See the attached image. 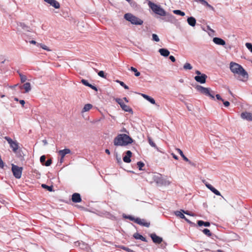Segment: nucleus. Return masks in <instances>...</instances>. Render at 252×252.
<instances>
[{"mask_svg":"<svg viewBox=\"0 0 252 252\" xmlns=\"http://www.w3.org/2000/svg\"><path fill=\"white\" fill-rule=\"evenodd\" d=\"M231 71L234 74L239 76L238 79L240 81H245L248 78V74L244 68L238 63L231 62L229 64Z\"/></svg>","mask_w":252,"mask_h":252,"instance_id":"nucleus-1","label":"nucleus"},{"mask_svg":"<svg viewBox=\"0 0 252 252\" xmlns=\"http://www.w3.org/2000/svg\"><path fill=\"white\" fill-rule=\"evenodd\" d=\"M132 142V139L126 134H119L114 139V144L116 146H125Z\"/></svg>","mask_w":252,"mask_h":252,"instance_id":"nucleus-2","label":"nucleus"},{"mask_svg":"<svg viewBox=\"0 0 252 252\" xmlns=\"http://www.w3.org/2000/svg\"><path fill=\"white\" fill-rule=\"evenodd\" d=\"M124 18L126 20L130 22L131 24L133 25H141L143 23L142 20L129 13L125 14Z\"/></svg>","mask_w":252,"mask_h":252,"instance_id":"nucleus-3","label":"nucleus"},{"mask_svg":"<svg viewBox=\"0 0 252 252\" xmlns=\"http://www.w3.org/2000/svg\"><path fill=\"white\" fill-rule=\"evenodd\" d=\"M148 5L149 7L157 14L160 16H164L166 15L165 11L160 6L149 1Z\"/></svg>","mask_w":252,"mask_h":252,"instance_id":"nucleus-4","label":"nucleus"},{"mask_svg":"<svg viewBox=\"0 0 252 252\" xmlns=\"http://www.w3.org/2000/svg\"><path fill=\"white\" fill-rule=\"evenodd\" d=\"M196 90L200 93L204 94L207 96H210L212 99H214L215 94L213 92H211L209 88H205L200 85H197L196 87Z\"/></svg>","mask_w":252,"mask_h":252,"instance_id":"nucleus-5","label":"nucleus"},{"mask_svg":"<svg viewBox=\"0 0 252 252\" xmlns=\"http://www.w3.org/2000/svg\"><path fill=\"white\" fill-rule=\"evenodd\" d=\"M153 180L158 185L168 186L170 184L169 181L163 178L160 174L155 175L153 177Z\"/></svg>","mask_w":252,"mask_h":252,"instance_id":"nucleus-6","label":"nucleus"},{"mask_svg":"<svg viewBox=\"0 0 252 252\" xmlns=\"http://www.w3.org/2000/svg\"><path fill=\"white\" fill-rule=\"evenodd\" d=\"M11 170L14 176L16 179H20L21 177L23 168L17 165L12 164Z\"/></svg>","mask_w":252,"mask_h":252,"instance_id":"nucleus-7","label":"nucleus"},{"mask_svg":"<svg viewBox=\"0 0 252 252\" xmlns=\"http://www.w3.org/2000/svg\"><path fill=\"white\" fill-rule=\"evenodd\" d=\"M115 100L120 105L122 109L125 112H132V109L128 105L125 104L123 99L120 98H115Z\"/></svg>","mask_w":252,"mask_h":252,"instance_id":"nucleus-8","label":"nucleus"},{"mask_svg":"<svg viewBox=\"0 0 252 252\" xmlns=\"http://www.w3.org/2000/svg\"><path fill=\"white\" fill-rule=\"evenodd\" d=\"M4 139L8 142L13 151L16 152L19 148L18 143L16 141H13L11 138L7 136H5Z\"/></svg>","mask_w":252,"mask_h":252,"instance_id":"nucleus-9","label":"nucleus"},{"mask_svg":"<svg viewBox=\"0 0 252 252\" xmlns=\"http://www.w3.org/2000/svg\"><path fill=\"white\" fill-rule=\"evenodd\" d=\"M203 183L205 184L206 187L209 189L211 191H212L214 193H215L217 195L220 196L221 194L219 191H218L217 189L214 188L211 184H209L205 180L203 181Z\"/></svg>","mask_w":252,"mask_h":252,"instance_id":"nucleus-10","label":"nucleus"},{"mask_svg":"<svg viewBox=\"0 0 252 252\" xmlns=\"http://www.w3.org/2000/svg\"><path fill=\"white\" fill-rule=\"evenodd\" d=\"M207 76L205 74H201L200 76L197 75L194 77V79L197 82L201 84H204L206 82Z\"/></svg>","mask_w":252,"mask_h":252,"instance_id":"nucleus-11","label":"nucleus"},{"mask_svg":"<svg viewBox=\"0 0 252 252\" xmlns=\"http://www.w3.org/2000/svg\"><path fill=\"white\" fill-rule=\"evenodd\" d=\"M135 222L137 223V224L141 225L142 226H144L146 227H149L150 225V223L148 222H146L145 220L144 219H141L140 218H136V220H135Z\"/></svg>","mask_w":252,"mask_h":252,"instance_id":"nucleus-12","label":"nucleus"},{"mask_svg":"<svg viewBox=\"0 0 252 252\" xmlns=\"http://www.w3.org/2000/svg\"><path fill=\"white\" fill-rule=\"evenodd\" d=\"M241 117L244 119L249 121H252V113L245 112H243L241 114Z\"/></svg>","mask_w":252,"mask_h":252,"instance_id":"nucleus-13","label":"nucleus"},{"mask_svg":"<svg viewBox=\"0 0 252 252\" xmlns=\"http://www.w3.org/2000/svg\"><path fill=\"white\" fill-rule=\"evenodd\" d=\"M46 2L50 4V5L52 6L56 9H58L60 7V4L59 2L56 0H44Z\"/></svg>","mask_w":252,"mask_h":252,"instance_id":"nucleus-14","label":"nucleus"},{"mask_svg":"<svg viewBox=\"0 0 252 252\" xmlns=\"http://www.w3.org/2000/svg\"><path fill=\"white\" fill-rule=\"evenodd\" d=\"M151 237L153 242L155 243L160 244L162 241V238L157 236L156 234H152Z\"/></svg>","mask_w":252,"mask_h":252,"instance_id":"nucleus-15","label":"nucleus"},{"mask_svg":"<svg viewBox=\"0 0 252 252\" xmlns=\"http://www.w3.org/2000/svg\"><path fill=\"white\" fill-rule=\"evenodd\" d=\"M132 156V153L130 151L126 152V155L124 157L123 160L126 163H129L131 161L130 158Z\"/></svg>","mask_w":252,"mask_h":252,"instance_id":"nucleus-16","label":"nucleus"},{"mask_svg":"<svg viewBox=\"0 0 252 252\" xmlns=\"http://www.w3.org/2000/svg\"><path fill=\"white\" fill-rule=\"evenodd\" d=\"M72 201L75 203H79L81 201V198L80 194L74 193L72 195Z\"/></svg>","mask_w":252,"mask_h":252,"instance_id":"nucleus-17","label":"nucleus"},{"mask_svg":"<svg viewBox=\"0 0 252 252\" xmlns=\"http://www.w3.org/2000/svg\"><path fill=\"white\" fill-rule=\"evenodd\" d=\"M71 153V151L69 149H64L63 150H61L59 151V154L62 157V159L64 158V156L68 154Z\"/></svg>","mask_w":252,"mask_h":252,"instance_id":"nucleus-18","label":"nucleus"},{"mask_svg":"<svg viewBox=\"0 0 252 252\" xmlns=\"http://www.w3.org/2000/svg\"><path fill=\"white\" fill-rule=\"evenodd\" d=\"M213 42L217 44L220 45H224L225 44V41L219 37H214L213 39Z\"/></svg>","mask_w":252,"mask_h":252,"instance_id":"nucleus-19","label":"nucleus"},{"mask_svg":"<svg viewBox=\"0 0 252 252\" xmlns=\"http://www.w3.org/2000/svg\"><path fill=\"white\" fill-rule=\"evenodd\" d=\"M158 52L161 56L165 57H168L170 54L169 51L167 49L164 48L159 49Z\"/></svg>","mask_w":252,"mask_h":252,"instance_id":"nucleus-20","label":"nucleus"},{"mask_svg":"<svg viewBox=\"0 0 252 252\" xmlns=\"http://www.w3.org/2000/svg\"><path fill=\"white\" fill-rule=\"evenodd\" d=\"M187 22L189 25L194 27L195 26L196 21L193 17H190L188 18Z\"/></svg>","mask_w":252,"mask_h":252,"instance_id":"nucleus-21","label":"nucleus"},{"mask_svg":"<svg viewBox=\"0 0 252 252\" xmlns=\"http://www.w3.org/2000/svg\"><path fill=\"white\" fill-rule=\"evenodd\" d=\"M23 88L25 90V93H28L31 90V84L29 82L25 83L22 87H21V89Z\"/></svg>","mask_w":252,"mask_h":252,"instance_id":"nucleus-22","label":"nucleus"},{"mask_svg":"<svg viewBox=\"0 0 252 252\" xmlns=\"http://www.w3.org/2000/svg\"><path fill=\"white\" fill-rule=\"evenodd\" d=\"M141 95L147 100H148V101L151 102L152 104H156V101H155V99L151 97V96H150L146 94H141Z\"/></svg>","mask_w":252,"mask_h":252,"instance_id":"nucleus-23","label":"nucleus"},{"mask_svg":"<svg viewBox=\"0 0 252 252\" xmlns=\"http://www.w3.org/2000/svg\"><path fill=\"white\" fill-rule=\"evenodd\" d=\"M175 214L177 217H179L181 219H185L187 221H188L189 222H190L189 220L185 216L184 214L181 211H177L175 212Z\"/></svg>","mask_w":252,"mask_h":252,"instance_id":"nucleus-24","label":"nucleus"},{"mask_svg":"<svg viewBox=\"0 0 252 252\" xmlns=\"http://www.w3.org/2000/svg\"><path fill=\"white\" fill-rule=\"evenodd\" d=\"M133 237L135 239H139V240H142V241L147 242L146 238L143 237L142 235H141V234H140L138 233H134L133 234Z\"/></svg>","mask_w":252,"mask_h":252,"instance_id":"nucleus-25","label":"nucleus"},{"mask_svg":"<svg viewBox=\"0 0 252 252\" xmlns=\"http://www.w3.org/2000/svg\"><path fill=\"white\" fill-rule=\"evenodd\" d=\"M93 108V105L91 104H85L82 110V113L89 111Z\"/></svg>","mask_w":252,"mask_h":252,"instance_id":"nucleus-26","label":"nucleus"},{"mask_svg":"<svg viewBox=\"0 0 252 252\" xmlns=\"http://www.w3.org/2000/svg\"><path fill=\"white\" fill-rule=\"evenodd\" d=\"M197 224L199 226H201L204 225L205 226L208 227L210 225V223L208 221H204L203 220H198L197 221Z\"/></svg>","mask_w":252,"mask_h":252,"instance_id":"nucleus-27","label":"nucleus"},{"mask_svg":"<svg viewBox=\"0 0 252 252\" xmlns=\"http://www.w3.org/2000/svg\"><path fill=\"white\" fill-rule=\"evenodd\" d=\"M176 150L178 151V153L181 155L185 161H189V159L184 155L183 152L181 149H177Z\"/></svg>","mask_w":252,"mask_h":252,"instance_id":"nucleus-28","label":"nucleus"},{"mask_svg":"<svg viewBox=\"0 0 252 252\" xmlns=\"http://www.w3.org/2000/svg\"><path fill=\"white\" fill-rule=\"evenodd\" d=\"M129 70H131V71L134 72L135 73V76L138 77V76H140V72H139L137 70V69L136 68L131 66Z\"/></svg>","mask_w":252,"mask_h":252,"instance_id":"nucleus-29","label":"nucleus"},{"mask_svg":"<svg viewBox=\"0 0 252 252\" xmlns=\"http://www.w3.org/2000/svg\"><path fill=\"white\" fill-rule=\"evenodd\" d=\"M183 68L185 70H191L192 68V66L189 63H186L184 65Z\"/></svg>","mask_w":252,"mask_h":252,"instance_id":"nucleus-30","label":"nucleus"},{"mask_svg":"<svg viewBox=\"0 0 252 252\" xmlns=\"http://www.w3.org/2000/svg\"><path fill=\"white\" fill-rule=\"evenodd\" d=\"M173 12L175 14L180 15L181 16H184L185 15V12L180 10H174Z\"/></svg>","mask_w":252,"mask_h":252,"instance_id":"nucleus-31","label":"nucleus"},{"mask_svg":"<svg viewBox=\"0 0 252 252\" xmlns=\"http://www.w3.org/2000/svg\"><path fill=\"white\" fill-rule=\"evenodd\" d=\"M148 142H149V144L152 147H154V148L157 149V147L156 144L153 141V140L151 139V138L150 137H148Z\"/></svg>","mask_w":252,"mask_h":252,"instance_id":"nucleus-32","label":"nucleus"},{"mask_svg":"<svg viewBox=\"0 0 252 252\" xmlns=\"http://www.w3.org/2000/svg\"><path fill=\"white\" fill-rule=\"evenodd\" d=\"M41 187L44 189H47L49 191H52L53 190L52 186H48L45 184H42Z\"/></svg>","mask_w":252,"mask_h":252,"instance_id":"nucleus-33","label":"nucleus"},{"mask_svg":"<svg viewBox=\"0 0 252 252\" xmlns=\"http://www.w3.org/2000/svg\"><path fill=\"white\" fill-rule=\"evenodd\" d=\"M202 232L207 236H211L212 235L211 232L208 229L205 228L202 230Z\"/></svg>","mask_w":252,"mask_h":252,"instance_id":"nucleus-34","label":"nucleus"},{"mask_svg":"<svg viewBox=\"0 0 252 252\" xmlns=\"http://www.w3.org/2000/svg\"><path fill=\"white\" fill-rule=\"evenodd\" d=\"M19 76L20 77V80L22 83L25 82L27 80V77L26 76L22 74L21 73H19Z\"/></svg>","mask_w":252,"mask_h":252,"instance_id":"nucleus-35","label":"nucleus"},{"mask_svg":"<svg viewBox=\"0 0 252 252\" xmlns=\"http://www.w3.org/2000/svg\"><path fill=\"white\" fill-rule=\"evenodd\" d=\"M116 82L119 83L120 84V85L121 86L123 87L125 89L127 90L129 89L128 86L126 85L123 82L119 81V80H117Z\"/></svg>","mask_w":252,"mask_h":252,"instance_id":"nucleus-36","label":"nucleus"},{"mask_svg":"<svg viewBox=\"0 0 252 252\" xmlns=\"http://www.w3.org/2000/svg\"><path fill=\"white\" fill-rule=\"evenodd\" d=\"M152 39L154 41H155L156 42H158L159 41V38H158V36L155 33H153L152 34Z\"/></svg>","mask_w":252,"mask_h":252,"instance_id":"nucleus-37","label":"nucleus"},{"mask_svg":"<svg viewBox=\"0 0 252 252\" xmlns=\"http://www.w3.org/2000/svg\"><path fill=\"white\" fill-rule=\"evenodd\" d=\"M137 165L138 166V167L139 168V169L140 170H142V167L144 166V163L141 161H138L137 163Z\"/></svg>","mask_w":252,"mask_h":252,"instance_id":"nucleus-38","label":"nucleus"},{"mask_svg":"<svg viewBox=\"0 0 252 252\" xmlns=\"http://www.w3.org/2000/svg\"><path fill=\"white\" fill-rule=\"evenodd\" d=\"M18 26L20 27L23 30H27V29L28 28V27L24 23H20L18 24Z\"/></svg>","mask_w":252,"mask_h":252,"instance_id":"nucleus-39","label":"nucleus"},{"mask_svg":"<svg viewBox=\"0 0 252 252\" xmlns=\"http://www.w3.org/2000/svg\"><path fill=\"white\" fill-rule=\"evenodd\" d=\"M121 248L126 252H135L134 251H133L132 250H131V249H130L127 247H126L125 246H122V247H121Z\"/></svg>","mask_w":252,"mask_h":252,"instance_id":"nucleus-40","label":"nucleus"},{"mask_svg":"<svg viewBox=\"0 0 252 252\" xmlns=\"http://www.w3.org/2000/svg\"><path fill=\"white\" fill-rule=\"evenodd\" d=\"M246 47L252 52V44L250 43H246L245 44Z\"/></svg>","mask_w":252,"mask_h":252,"instance_id":"nucleus-41","label":"nucleus"},{"mask_svg":"<svg viewBox=\"0 0 252 252\" xmlns=\"http://www.w3.org/2000/svg\"><path fill=\"white\" fill-rule=\"evenodd\" d=\"M81 83L84 84V85L86 86H90V84L89 83V82H88L87 80H85V79H82L81 80Z\"/></svg>","mask_w":252,"mask_h":252,"instance_id":"nucleus-42","label":"nucleus"},{"mask_svg":"<svg viewBox=\"0 0 252 252\" xmlns=\"http://www.w3.org/2000/svg\"><path fill=\"white\" fill-rule=\"evenodd\" d=\"M39 46H40V47L41 48H42L43 49H44V50H46V51H51V50H50V49L48 48V47H47V46H46L45 45H44V44H39Z\"/></svg>","mask_w":252,"mask_h":252,"instance_id":"nucleus-43","label":"nucleus"},{"mask_svg":"<svg viewBox=\"0 0 252 252\" xmlns=\"http://www.w3.org/2000/svg\"><path fill=\"white\" fill-rule=\"evenodd\" d=\"M51 163H52L51 159H49L46 161V162L44 164V165H45L46 166H49L51 164Z\"/></svg>","mask_w":252,"mask_h":252,"instance_id":"nucleus-44","label":"nucleus"},{"mask_svg":"<svg viewBox=\"0 0 252 252\" xmlns=\"http://www.w3.org/2000/svg\"><path fill=\"white\" fill-rule=\"evenodd\" d=\"M98 75L101 77L106 78V76L104 75V72L103 71H99L98 73Z\"/></svg>","mask_w":252,"mask_h":252,"instance_id":"nucleus-45","label":"nucleus"},{"mask_svg":"<svg viewBox=\"0 0 252 252\" xmlns=\"http://www.w3.org/2000/svg\"><path fill=\"white\" fill-rule=\"evenodd\" d=\"M46 157L45 156H42L40 158V161L42 163L45 161Z\"/></svg>","mask_w":252,"mask_h":252,"instance_id":"nucleus-46","label":"nucleus"},{"mask_svg":"<svg viewBox=\"0 0 252 252\" xmlns=\"http://www.w3.org/2000/svg\"><path fill=\"white\" fill-rule=\"evenodd\" d=\"M223 103V104L225 106V107H228L229 105H230V103L229 101H224L223 100V101H222Z\"/></svg>","mask_w":252,"mask_h":252,"instance_id":"nucleus-47","label":"nucleus"},{"mask_svg":"<svg viewBox=\"0 0 252 252\" xmlns=\"http://www.w3.org/2000/svg\"><path fill=\"white\" fill-rule=\"evenodd\" d=\"M216 98L218 100H220L221 101H223V99L221 97L220 95V94H216Z\"/></svg>","mask_w":252,"mask_h":252,"instance_id":"nucleus-48","label":"nucleus"},{"mask_svg":"<svg viewBox=\"0 0 252 252\" xmlns=\"http://www.w3.org/2000/svg\"><path fill=\"white\" fill-rule=\"evenodd\" d=\"M205 5L207 6L208 8H209L210 9H211L213 10L214 9V7L212 5L209 4L208 2H207V3H206L205 4Z\"/></svg>","mask_w":252,"mask_h":252,"instance_id":"nucleus-49","label":"nucleus"},{"mask_svg":"<svg viewBox=\"0 0 252 252\" xmlns=\"http://www.w3.org/2000/svg\"><path fill=\"white\" fill-rule=\"evenodd\" d=\"M169 59L172 62H175L176 61L175 57L173 56H169Z\"/></svg>","mask_w":252,"mask_h":252,"instance_id":"nucleus-50","label":"nucleus"},{"mask_svg":"<svg viewBox=\"0 0 252 252\" xmlns=\"http://www.w3.org/2000/svg\"><path fill=\"white\" fill-rule=\"evenodd\" d=\"M90 88H91V89L95 90V91H97V88L96 87H95L94 86H93L92 85V84H90V86H89Z\"/></svg>","mask_w":252,"mask_h":252,"instance_id":"nucleus-51","label":"nucleus"},{"mask_svg":"<svg viewBox=\"0 0 252 252\" xmlns=\"http://www.w3.org/2000/svg\"><path fill=\"white\" fill-rule=\"evenodd\" d=\"M128 218H129V219L130 220L134 221L135 222V220H136V218H134V217H133L132 216H129Z\"/></svg>","mask_w":252,"mask_h":252,"instance_id":"nucleus-52","label":"nucleus"},{"mask_svg":"<svg viewBox=\"0 0 252 252\" xmlns=\"http://www.w3.org/2000/svg\"><path fill=\"white\" fill-rule=\"evenodd\" d=\"M171 155H172V156H173V158L174 159H178V157L176 155H175L174 154L172 153Z\"/></svg>","mask_w":252,"mask_h":252,"instance_id":"nucleus-53","label":"nucleus"},{"mask_svg":"<svg viewBox=\"0 0 252 252\" xmlns=\"http://www.w3.org/2000/svg\"><path fill=\"white\" fill-rule=\"evenodd\" d=\"M20 103L21 104H22V105L23 106H24V104H25V101H24V100H20Z\"/></svg>","mask_w":252,"mask_h":252,"instance_id":"nucleus-54","label":"nucleus"},{"mask_svg":"<svg viewBox=\"0 0 252 252\" xmlns=\"http://www.w3.org/2000/svg\"><path fill=\"white\" fill-rule=\"evenodd\" d=\"M195 73H196L197 75H199V76H200V75H201V74H202L201 73V72H200V71H199V70H196V71H195Z\"/></svg>","mask_w":252,"mask_h":252,"instance_id":"nucleus-55","label":"nucleus"},{"mask_svg":"<svg viewBox=\"0 0 252 252\" xmlns=\"http://www.w3.org/2000/svg\"><path fill=\"white\" fill-rule=\"evenodd\" d=\"M182 211L185 214L191 215V214L188 211H184V210H182Z\"/></svg>","mask_w":252,"mask_h":252,"instance_id":"nucleus-56","label":"nucleus"},{"mask_svg":"<svg viewBox=\"0 0 252 252\" xmlns=\"http://www.w3.org/2000/svg\"><path fill=\"white\" fill-rule=\"evenodd\" d=\"M121 132H125L128 133V131L125 128H123L122 130H121Z\"/></svg>","mask_w":252,"mask_h":252,"instance_id":"nucleus-57","label":"nucleus"},{"mask_svg":"<svg viewBox=\"0 0 252 252\" xmlns=\"http://www.w3.org/2000/svg\"><path fill=\"white\" fill-rule=\"evenodd\" d=\"M30 42L31 43V44H36V41H34V40H31L30 41Z\"/></svg>","mask_w":252,"mask_h":252,"instance_id":"nucleus-58","label":"nucleus"},{"mask_svg":"<svg viewBox=\"0 0 252 252\" xmlns=\"http://www.w3.org/2000/svg\"><path fill=\"white\" fill-rule=\"evenodd\" d=\"M186 161L188 162L191 165H194V164L193 163H192V162L190 160H189V161Z\"/></svg>","mask_w":252,"mask_h":252,"instance_id":"nucleus-59","label":"nucleus"},{"mask_svg":"<svg viewBox=\"0 0 252 252\" xmlns=\"http://www.w3.org/2000/svg\"><path fill=\"white\" fill-rule=\"evenodd\" d=\"M105 151L106 153H107L108 155H110V153L108 149H106Z\"/></svg>","mask_w":252,"mask_h":252,"instance_id":"nucleus-60","label":"nucleus"},{"mask_svg":"<svg viewBox=\"0 0 252 252\" xmlns=\"http://www.w3.org/2000/svg\"><path fill=\"white\" fill-rule=\"evenodd\" d=\"M123 100H124L126 102H128V100H127V98L125 97L123 99Z\"/></svg>","mask_w":252,"mask_h":252,"instance_id":"nucleus-61","label":"nucleus"},{"mask_svg":"<svg viewBox=\"0 0 252 252\" xmlns=\"http://www.w3.org/2000/svg\"><path fill=\"white\" fill-rule=\"evenodd\" d=\"M42 142L44 143V145L47 144V141L46 140H43L42 141Z\"/></svg>","mask_w":252,"mask_h":252,"instance_id":"nucleus-62","label":"nucleus"},{"mask_svg":"<svg viewBox=\"0 0 252 252\" xmlns=\"http://www.w3.org/2000/svg\"><path fill=\"white\" fill-rule=\"evenodd\" d=\"M174 16L173 15H169V18L171 20L172 19H174Z\"/></svg>","mask_w":252,"mask_h":252,"instance_id":"nucleus-63","label":"nucleus"},{"mask_svg":"<svg viewBox=\"0 0 252 252\" xmlns=\"http://www.w3.org/2000/svg\"><path fill=\"white\" fill-rule=\"evenodd\" d=\"M217 252H223L222 251L220 250H217Z\"/></svg>","mask_w":252,"mask_h":252,"instance_id":"nucleus-64","label":"nucleus"}]
</instances>
